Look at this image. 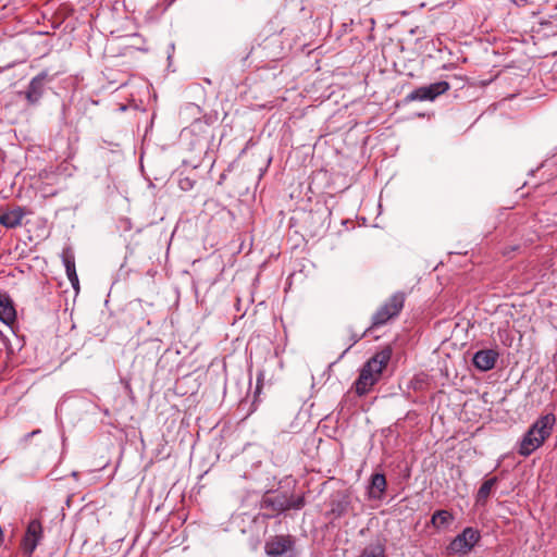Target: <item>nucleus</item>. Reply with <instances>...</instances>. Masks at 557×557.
Masks as SVG:
<instances>
[{
	"mask_svg": "<svg viewBox=\"0 0 557 557\" xmlns=\"http://www.w3.org/2000/svg\"><path fill=\"white\" fill-rule=\"evenodd\" d=\"M392 357V348L386 346L374 354L361 368L360 374L354 383L358 396H364L380 381L383 370Z\"/></svg>",
	"mask_w": 557,
	"mask_h": 557,
	"instance_id": "f257e3e1",
	"label": "nucleus"
},
{
	"mask_svg": "<svg viewBox=\"0 0 557 557\" xmlns=\"http://www.w3.org/2000/svg\"><path fill=\"white\" fill-rule=\"evenodd\" d=\"M555 421L556 418L553 413H547L537 419L521 441L520 455L529 456L539 448L545 438L549 436Z\"/></svg>",
	"mask_w": 557,
	"mask_h": 557,
	"instance_id": "f03ea898",
	"label": "nucleus"
},
{
	"mask_svg": "<svg viewBox=\"0 0 557 557\" xmlns=\"http://www.w3.org/2000/svg\"><path fill=\"white\" fill-rule=\"evenodd\" d=\"M407 295L404 292L394 293L373 313L371 327H379L397 318L401 312Z\"/></svg>",
	"mask_w": 557,
	"mask_h": 557,
	"instance_id": "7ed1b4c3",
	"label": "nucleus"
},
{
	"mask_svg": "<svg viewBox=\"0 0 557 557\" xmlns=\"http://www.w3.org/2000/svg\"><path fill=\"white\" fill-rule=\"evenodd\" d=\"M480 539L481 534L476 529L467 527L449 543L447 552L459 556H466L473 549Z\"/></svg>",
	"mask_w": 557,
	"mask_h": 557,
	"instance_id": "20e7f679",
	"label": "nucleus"
},
{
	"mask_svg": "<svg viewBox=\"0 0 557 557\" xmlns=\"http://www.w3.org/2000/svg\"><path fill=\"white\" fill-rule=\"evenodd\" d=\"M58 74H50L47 70L41 71L28 84L27 89L24 91L25 99L29 106L39 103L45 94V87L51 83Z\"/></svg>",
	"mask_w": 557,
	"mask_h": 557,
	"instance_id": "39448f33",
	"label": "nucleus"
},
{
	"mask_svg": "<svg viewBox=\"0 0 557 557\" xmlns=\"http://www.w3.org/2000/svg\"><path fill=\"white\" fill-rule=\"evenodd\" d=\"M295 539L292 535H274L265 541L264 552L269 557H283L292 554Z\"/></svg>",
	"mask_w": 557,
	"mask_h": 557,
	"instance_id": "423d86ee",
	"label": "nucleus"
},
{
	"mask_svg": "<svg viewBox=\"0 0 557 557\" xmlns=\"http://www.w3.org/2000/svg\"><path fill=\"white\" fill-rule=\"evenodd\" d=\"M449 87V84L445 81L437 82L429 86H422L408 94L405 100L407 102L425 100L433 101L436 97L445 94Z\"/></svg>",
	"mask_w": 557,
	"mask_h": 557,
	"instance_id": "0eeeda50",
	"label": "nucleus"
},
{
	"mask_svg": "<svg viewBox=\"0 0 557 557\" xmlns=\"http://www.w3.org/2000/svg\"><path fill=\"white\" fill-rule=\"evenodd\" d=\"M42 540V525L39 520H32L26 529L25 535L22 540V549L24 555L30 557L38 544Z\"/></svg>",
	"mask_w": 557,
	"mask_h": 557,
	"instance_id": "6e6552de",
	"label": "nucleus"
},
{
	"mask_svg": "<svg viewBox=\"0 0 557 557\" xmlns=\"http://www.w3.org/2000/svg\"><path fill=\"white\" fill-rule=\"evenodd\" d=\"M29 212L20 206H14L12 208H7L0 214V225L5 228H16L23 224V219Z\"/></svg>",
	"mask_w": 557,
	"mask_h": 557,
	"instance_id": "1a4fd4ad",
	"label": "nucleus"
},
{
	"mask_svg": "<svg viewBox=\"0 0 557 557\" xmlns=\"http://www.w3.org/2000/svg\"><path fill=\"white\" fill-rule=\"evenodd\" d=\"M499 357L497 350L494 349H481L476 351L472 358V362L480 371H490L495 367V363Z\"/></svg>",
	"mask_w": 557,
	"mask_h": 557,
	"instance_id": "9d476101",
	"label": "nucleus"
},
{
	"mask_svg": "<svg viewBox=\"0 0 557 557\" xmlns=\"http://www.w3.org/2000/svg\"><path fill=\"white\" fill-rule=\"evenodd\" d=\"M349 505V496L344 492H337L331 497L327 515L332 516L334 519H338L347 512Z\"/></svg>",
	"mask_w": 557,
	"mask_h": 557,
	"instance_id": "9b49d317",
	"label": "nucleus"
},
{
	"mask_svg": "<svg viewBox=\"0 0 557 557\" xmlns=\"http://www.w3.org/2000/svg\"><path fill=\"white\" fill-rule=\"evenodd\" d=\"M0 321L8 326H12L16 321V310L11 297L0 292Z\"/></svg>",
	"mask_w": 557,
	"mask_h": 557,
	"instance_id": "f8f14e48",
	"label": "nucleus"
},
{
	"mask_svg": "<svg viewBox=\"0 0 557 557\" xmlns=\"http://www.w3.org/2000/svg\"><path fill=\"white\" fill-rule=\"evenodd\" d=\"M261 507L276 512L286 511L288 510V497L284 494L265 496L262 499Z\"/></svg>",
	"mask_w": 557,
	"mask_h": 557,
	"instance_id": "ddd939ff",
	"label": "nucleus"
},
{
	"mask_svg": "<svg viewBox=\"0 0 557 557\" xmlns=\"http://www.w3.org/2000/svg\"><path fill=\"white\" fill-rule=\"evenodd\" d=\"M386 490V479L382 473H374L371 476L369 486V497L373 499H381Z\"/></svg>",
	"mask_w": 557,
	"mask_h": 557,
	"instance_id": "4468645a",
	"label": "nucleus"
},
{
	"mask_svg": "<svg viewBox=\"0 0 557 557\" xmlns=\"http://www.w3.org/2000/svg\"><path fill=\"white\" fill-rule=\"evenodd\" d=\"M62 261L65 267L66 275L72 286L76 289L78 287V276L76 274L75 260L73 253L70 250H64L62 253Z\"/></svg>",
	"mask_w": 557,
	"mask_h": 557,
	"instance_id": "2eb2a0df",
	"label": "nucleus"
},
{
	"mask_svg": "<svg viewBox=\"0 0 557 557\" xmlns=\"http://www.w3.org/2000/svg\"><path fill=\"white\" fill-rule=\"evenodd\" d=\"M360 557H386L385 540L376 539L371 542L363 548Z\"/></svg>",
	"mask_w": 557,
	"mask_h": 557,
	"instance_id": "dca6fc26",
	"label": "nucleus"
},
{
	"mask_svg": "<svg viewBox=\"0 0 557 557\" xmlns=\"http://www.w3.org/2000/svg\"><path fill=\"white\" fill-rule=\"evenodd\" d=\"M497 482H498V478L497 476H493V478H490V479L485 480L482 483V485L478 490V493H476V496H475L476 504L484 505L486 503V500L488 499V497H490V495L492 493V490L497 484Z\"/></svg>",
	"mask_w": 557,
	"mask_h": 557,
	"instance_id": "f3484780",
	"label": "nucleus"
},
{
	"mask_svg": "<svg viewBox=\"0 0 557 557\" xmlns=\"http://www.w3.org/2000/svg\"><path fill=\"white\" fill-rule=\"evenodd\" d=\"M454 521L451 512L445 509L436 510L431 518V524L436 529L448 527Z\"/></svg>",
	"mask_w": 557,
	"mask_h": 557,
	"instance_id": "a211bd4d",
	"label": "nucleus"
},
{
	"mask_svg": "<svg viewBox=\"0 0 557 557\" xmlns=\"http://www.w3.org/2000/svg\"><path fill=\"white\" fill-rule=\"evenodd\" d=\"M304 506H305V497L304 496L288 497V510L289 509L299 510Z\"/></svg>",
	"mask_w": 557,
	"mask_h": 557,
	"instance_id": "6ab92c4d",
	"label": "nucleus"
},
{
	"mask_svg": "<svg viewBox=\"0 0 557 557\" xmlns=\"http://www.w3.org/2000/svg\"><path fill=\"white\" fill-rule=\"evenodd\" d=\"M180 188L184 191H188L194 188L195 181L189 177H183L178 182Z\"/></svg>",
	"mask_w": 557,
	"mask_h": 557,
	"instance_id": "aec40b11",
	"label": "nucleus"
},
{
	"mask_svg": "<svg viewBox=\"0 0 557 557\" xmlns=\"http://www.w3.org/2000/svg\"><path fill=\"white\" fill-rule=\"evenodd\" d=\"M263 372L260 371L258 376H257V388H256V392H260V389L262 388V384H263Z\"/></svg>",
	"mask_w": 557,
	"mask_h": 557,
	"instance_id": "412c9836",
	"label": "nucleus"
}]
</instances>
